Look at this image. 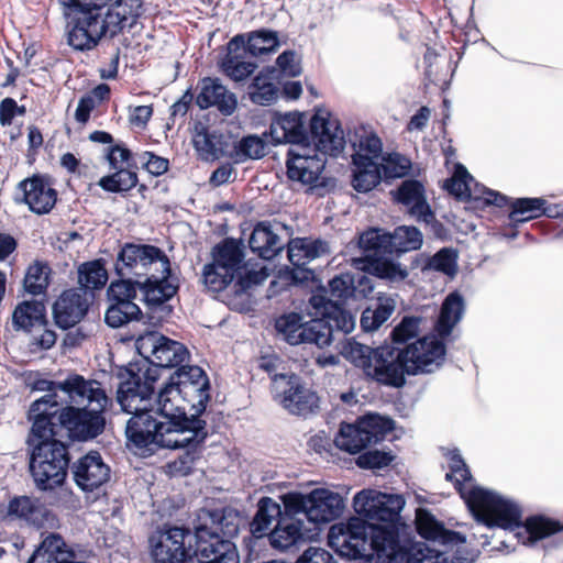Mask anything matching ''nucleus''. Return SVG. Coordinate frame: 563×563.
<instances>
[{"label": "nucleus", "mask_w": 563, "mask_h": 563, "mask_svg": "<svg viewBox=\"0 0 563 563\" xmlns=\"http://www.w3.org/2000/svg\"><path fill=\"white\" fill-rule=\"evenodd\" d=\"M395 460L391 451L367 450L356 457V465L363 470H382Z\"/></svg>", "instance_id": "nucleus-63"}, {"label": "nucleus", "mask_w": 563, "mask_h": 563, "mask_svg": "<svg viewBox=\"0 0 563 563\" xmlns=\"http://www.w3.org/2000/svg\"><path fill=\"white\" fill-rule=\"evenodd\" d=\"M449 467L450 471L445 474V479L453 483L455 490L466 503L467 494L471 488H466L465 484L473 481L471 471L459 453L451 455Z\"/></svg>", "instance_id": "nucleus-53"}, {"label": "nucleus", "mask_w": 563, "mask_h": 563, "mask_svg": "<svg viewBox=\"0 0 563 563\" xmlns=\"http://www.w3.org/2000/svg\"><path fill=\"white\" fill-rule=\"evenodd\" d=\"M355 137L356 140L352 142L355 148L354 154L368 155L373 161L380 156L383 144L374 132H368L363 129L361 133H355Z\"/></svg>", "instance_id": "nucleus-62"}, {"label": "nucleus", "mask_w": 563, "mask_h": 563, "mask_svg": "<svg viewBox=\"0 0 563 563\" xmlns=\"http://www.w3.org/2000/svg\"><path fill=\"white\" fill-rule=\"evenodd\" d=\"M219 424L212 427L188 426L179 428L170 438L168 446L163 449H184L185 451L174 461L167 464L168 473L172 476H188L195 470L196 462L200 459L208 437L219 432Z\"/></svg>", "instance_id": "nucleus-14"}, {"label": "nucleus", "mask_w": 563, "mask_h": 563, "mask_svg": "<svg viewBox=\"0 0 563 563\" xmlns=\"http://www.w3.org/2000/svg\"><path fill=\"white\" fill-rule=\"evenodd\" d=\"M88 310L89 301L81 289H65L52 305L54 324L62 330L73 329L86 317Z\"/></svg>", "instance_id": "nucleus-20"}, {"label": "nucleus", "mask_w": 563, "mask_h": 563, "mask_svg": "<svg viewBox=\"0 0 563 563\" xmlns=\"http://www.w3.org/2000/svg\"><path fill=\"white\" fill-rule=\"evenodd\" d=\"M563 531V525L553 518L544 515H530L521 518L520 525L515 532L518 542L526 547H532L539 541L550 538Z\"/></svg>", "instance_id": "nucleus-29"}, {"label": "nucleus", "mask_w": 563, "mask_h": 563, "mask_svg": "<svg viewBox=\"0 0 563 563\" xmlns=\"http://www.w3.org/2000/svg\"><path fill=\"white\" fill-rule=\"evenodd\" d=\"M354 165L352 186L357 192H369L382 180L380 165L368 155L353 154Z\"/></svg>", "instance_id": "nucleus-39"}, {"label": "nucleus", "mask_w": 563, "mask_h": 563, "mask_svg": "<svg viewBox=\"0 0 563 563\" xmlns=\"http://www.w3.org/2000/svg\"><path fill=\"white\" fill-rule=\"evenodd\" d=\"M168 273L165 271V265L161 268H155V272L143 279H133L135 290L142 294V301L144 302L147 311L154 313L157 311L164 312L159 316H168L173 308L167 302L178 292L179 285L175 282L172 275V264L168 265Z\"/></svg>", "instance_id": "nucleus-17"}, {"label": "nucleus", "mask_w": 563, "mask_h": 563, "mask_svg": "<svg viewBox=\"0 0 563 563\" xmlns=\"http://www.w3.org/2000/svg\"><path fill=\"white\" fill-rule=\"evenodd\" d=\"M244 256L242 242L233 238H224L211 250V262L217 264L220 269H227L239 277L244 267ZM241 279L240 285H242Z\"/></svg>", "instance_id": "nucleus-36"}, {"label": "nucleus", "mask_w": 563, "mask_h": 563, "mask_svg": "<svg viewBox=\"0 0 563 563\" xmlns=\"http://www.w3.org/2000/svg\"><path fill=\"white\" fill-rule=\"evenodd\" d=\"M309 140L316 144V152L336 156L344 148V132L338 119L314 114L309 123Z\"/></svg>", "instance_id": "nucleus-22"}, {"label": "nucleus", "mask_w": 563, "mask_h": 563, "mask_svg": "<svg viewBox=\"0 0 563 563\" xmlns=\"http://www.w3.org/2000/svg\"><path fill=\"white\" fill-rule=\"evenodd\" d=\"M303 521L299 518L279 517L273 530L268 533V541L276 550H287L305 540Z\"/></svg>", "instance_id": "nucleus-37"}, {"label": "nucleus", "mask_w": 563, "mask_h": 563, "mask_svg": "<svg viewBox=\"0 0 563 563\" xmlns=\"http://www.w3.org/2000/svg\"><path fill=\"white\" fill-rule=\"evenodd\" d=\"M66 20L67 44L87 52L103 38H114L133 27L142 13V0H59Z\"/></svg>", "instance_id": "nucleus-4"}, {"label": "nucleus", "mask_w": 563, "mask_h": 563, "mask_svg": "<svg viewBox=\"0 0 563 563\" xmlns=\"http://www.w3.org/2000/svg\"><path fill=\"white\" fill-rule=\"evenodd\" d=\"M195 539L194 554L198 563H240L235 544L221 539L208 527H198Z\"/></svg>", "instance_id": "nucleus-19"}, {"label": "nucleus", "mask_w": 563, "mask_h": 563, "mask_svg": "<svg viewBox=\"0 0 563 563\" xmlns=\"http://www.w3.org/2000/svg\"><path fill=\"white\" fill-rule=\"evenodd\" d=\"M211 400L210 380L198 365L179 366L169 375L156 396V402L164 404L175 427L206 426L223 423L222 412L207 410Z\"/></svg>", "instance_id": "nucleus-5"}, {"label": "nucleus", "mask_w": 563, "mask_h": 563, "mask_svg": "<svg viewBox=\"0 0 563 563\" xmlns=\"http://www.w3.org/2000/svg\"><path fill=\"white\" fill-rule=\"evenodd\" d=\"M309 145H303L302 153L288 150L286 158V175L291 181L302 185H314L324 169L325 161L316 151L310 155Z\"/></svg>", "instance_id": "nucleus-24"}, {"label": "nucleus", "mask_w": 563, "mask_h": 563, "mask_svg": "<svg viewBox=\"0 0 563 563\" xmlns=\"http://www.w3.org/2000/svg\"><path fill=\"white\" fill-rule=\"evenodd\" d=\"M190 352L187 346L178 341L169 339L165 335L154 338L152 345V360L144 357L141 361L147 362L151 368L161 376L159 369L179 368V366L188 365Z\"/></svg>", "instance_id": "nucleus-25"}, {"label": "nucleus", "mask_w": 563, "mask_h": 563, "mask_svg": "<svg viewBox=\"0 0 563 563\" xmlns=\"http://www.w3.org/2000/svg\"><path fill=\"white\" fill-rule=\"evenodd\" d=\"M31 435L29 470L36 487L53 490L64 485L70 464L69 443L56 437Z\"/></svg>", "instance_id": "nucleus-8"}, {"label": "nucleus", "mask_w": 563, "mask_h": 563, "mask_svg": "<svg viewBox=\"0 0 563 563\" xmlns=\"http://www.w3.org/2000/svg\"><path fill=\"white\" fill-rule=\"evenodd\" d=\"M378 559L388 563H448L444 553L424 542L401 544L396 526L374 525L368 541Z\"/></svg>", "instance_id": "nucleus-9"}, {"label": "nucleus", "mask_w": 563, "mask_h": 563, "mask_svg": "<svg viewBox=\"0 0 563 563\" xmlns=\"http://www.w3.org/2000/svg\"><path fill=\"white\" fill-rule=\"evenodd\" d=\"M273 399L290 415L307 418L318 412L320 397L305 379L295 374H274L271 384Z\"/></svg>", "instance_id": "nucleus-12"}, {"label": "nucleus", "mask_w": 563, "mask_h": 563, "mask_svg": "<svg viewBox=\"0 0 563 563\" xmlns=\"http://www.w3.org/2000/svg\"><path fill=\"white\" fill-rule=\"evenodd\" d=\"M464 312V299L457 291L449 294L442 302L434 330L435 336L443 344V340L448 338L453 328L460 322Z\"/></svg>", "instance_id": "nucleus-40"}, {"label": "nucleus", "mask_w": 563, "mask_h": 563, "mask_svg": "<svg viewBox=\"0 0 563 563\" xmlns=\"http://www.w3.org/2000/svg\"><path fill=\"white\" fill-rule=\"evenodd\" d=\"M194 145L203 159H218L225 154L228 141L223 133L201 126L196 131Z\"/></svg>", "instance_id": "nucleus-44"}, {"label": "nucleus", "mask_w": 563, "mask_h": 563, "mask_svg": "<svg viewBox=\"0 0 563 563\" xmlns=\"http://www.w3.org/2000/svg\"><path fill=\"white\" fill-rule=\"evenodd\" d=\"M466 506L474 517L485 526L514 532L523 516L522 507L516 501L478 486L471 487Z\"/></svg>", "instance_id": "nucleus-11"}, {"label": "nucleus", "mask_w": 563, "mask_h": 563, "mask_svg": "<svg viewBox=\"0 0 563 563\" xmlns=\"http://www.w3.org/2000/svg\"><path fill=\"white\" fill-rule=\"evenodd\" d=\"M191 537L188 528L170 526L158 527L148 538L150 553L155 563H185L196 560L195 545H186V539Z\"/></svg>", "instance_id": "nucleus-15"}, {"label": "nucleus", "mask_w": 563, "mask_h": 563, "mask_svg": "<svg viewBox=\"0 0 563 563\" xmlns=\"http://www.w3.org/2000/svg\"><path fill=\"white\" fill-rule=\"evenodd\" d=\"M429 266L437 272L453 276L457 272V252L451 247H443L430 258Z\"/></svg>", "instance_id": "nucleus-64"}, {"label": "nucleus", "mask_w": 563, "mask_h": 563, "mask_svg": "<svg viewBox=\"0 0 563 563\" xmlns=\"http://www.w3.org/2000/svg\"><path fill=\"white\" fill-rule=\"evenodd\" d=\"M278 45V33L276 31L260 29L245 35V49L254 57L275 51Z\"/></svg>", "instance_id": "nucleus-52"}, {"label": "nucleus", "mask_w": 563, "mask_h": 563, "mask_svg": "<svg viewBox=\"0 0 563 563\" xmlns=\"http://www.w3.org/2000/svg\"><path fill=\"white\" fill-rule=\"evenodd\" d=\"M357 245L363 253L358 260L362 271L379 279L402 282L408 271L391 260L389 232L380 228H368L358 235Z\"/></svg>", "instance_id": "nucleus-10"}, {"label": "nucleus", "mask_w": 563, "mask_h": 563, "mask_svg": "<svg viewBox=\"0 0 563 563\" xmlns=\"http://www.w3.org/2000/svg\"><path fill=\"white\" fill-rule=\"evenodd\" d=\"M311 314L308 322H302L301 314L290 312L276 319L275 328L285 340L297 345L301 343L314 344L319 349L329 346L333 341L335 330L349 333L354 328L352 314L343 310L340 305L327 298V291L313 294L309 299Z\"/></svg>", "instance_id": "nucleus-6"}, {"label": "nucleus", "mask_w": 563, "mask_h": 563, "mask_svg": "<svg viewBox=\"0 0 563 563\" xmlns=\"http://www.w3.org/2000/svg\"><path fill=\"white\" fill-rule=\"evenodd\" d=\"M391 195L394 200L405 206L411 216L433 219V211L426 196V187L420 180L405 179L396 190L391 191Z\"/></svg>", "instance_id": "nucleus-31"}, {"label": "nucleus", "mask_w": 563, "mask_h": 563, "mask_svg": "<svg viewBox=\"0 0 563 563\" xmlns=\"http://www.w3.org/2000/svg\"><path fill=\"white\" fill-rule=\"evenodd\" d=\"M113 375L119 380L117 400L122 410L131 415L125 424L128 443L152 453L168 446L179 427L172 423L174 419L164 411L163 402H157V411L153 409L155 369L145 361H135L118 366Z\"/></svg>", "instance_id": "nucleus-2"}, {"label": "nucleus", "mask_w": 563, "mask_h": 563, "mask_svg": "<svg viewBox=\"0 0 563 563\" xmlns=\"http://www.w3.org/2000/svg\"><path fill=\"white\" fill-rule=\"evenodd\" d=\"M279 229H282L280 223L257 222L249 240L250 250L265 261L276 257L285 247L278 234Z\"/></svg>", "instance_id": "nucleus-30"}, {"label": "nucleus", "mask_w": 563, "mask_h": 563, "mask_svg": "<svg viewBox=\"0 0 563 563\" xmlns=\"http://www.w3.org/2000/svg\"><path fill=\"white\" fill-rule=\"evenodd\" d=\"M395 300L389 297H378L373 307H367L361 314V327L364 331L377 330L395 311Z\"/></svg>", "instance_id": "nucleus-47"}, {"label": "nucleus", "mask_w": 563, "mask_h": 563, "mask_svg": "<svg viewBox=\"0 0 563 563\" xmlns=\"http://www.w3.org/2000/svg\"><path fill=\"white\" fill-rule=\"evenodd\" d=\"M544 198H516L510 205L508 214L509 223L501 231L507 238L515 239L518 235V227L530 220L541 217Z\"/></svg>", "instance_id": "nucleus-35"}, {"label": "nucleus", "mask_w": 563, "mask_h": 563, "mask_svg": "<svg viewBox=\"0 0 563 563\" xmlns=\"http://www.w3.org/2000/svg\"><path fill=\"white\" fill-rule=\"evenodd\" d=\"M394 429L395 421L391 418L379 413H366L358 417L354 423H342L334 440L327 432L320 431L309 438L307 446L318 454L331 452L333 445L356 454L369 445L384 441Z\"/></svg>", "instance_id": "nucleus-7"}, {"label": "nucleus", "mask_w": 563, "mask_h": 563, "mask_svg": "<svg viewBox=\"0 0 563 563\" xmlns=\"http://www.w3.org/2000/svg\"><path fill=\"white\" fill-rule=\"evenodd\" d=\"M374 525L365 518H352L346 526H341L339 530L344 537V543L354 542L352 545L357 548L364 547L369 541Z\"/></svg>", "instance_id": "nucleus-55"}, {"label": "nucleus", "mask_w": 563, "mask_h": 563, "mask_svg": "<svg viewBox=\"0 0 563 563\" xmlns=\"http://www.w3.org/2000/svg\"><path fill=\"white\" fill-rule=\"evenodd\" d=\"M60 393L65 395L60 400L56 394H46L31 405V433L70 442H86L100 435L106 427L103 411L110 402L101 384L70 374L60 385Z\"/></svg>", "instance_id": "nucleus-1"}, {"label": "nucleus", "mask_w": 563, "mask_h": 563, "mask_svg": "<svg viewBox=\"0 0 563 563\" xmlns=\"http://www.w3.org/2000/svg\"><path fill=\"white\" fill-rule=\"evenodd\" d=\"M353 273H341L340 275L334 276L329 282V291L332 298L335 300L327 298L334 303L340 305V307L344 309V303L352 299V290H353Z\"/></svg>", "instance_id": "nucleus-58"}, {"label": "nucleus", "mask_w": 563, "mask_h": 563, "mask_svg": "<svg viewBox=\"0 0 563 563\" xmlns=\"http://www.w3.org/2000/svg\"><path fill=\"white\" fill-rule=\"evenodd\" d=\"M282 517V507L271 497H262L257 504V510L250 523V531L255 539L268 538L273 530V522Z\"/></svg>", "instance_id": "nucleus-42"}, {"label": "nucleus", "mask_w": 563, "mask_h": 563, "mask_svg": "<svg viewBox=\"0 0 563 563\" xmlns=\"http://www.w3.org/2000/svg\"><path fill=\"white\" fill-rule=\"evenodd\" d=\"M329 252L327 242L320 239L295 238L287 243V256L295 267H303L306 264Z\"/></svg>", "instance_id": "nucleus-38"}, {"label": "nucleus", "mask_w": 563, "mask_h": 563, "mask_svg": "<svg viewBox=\"0 0 563 563\" xmlns=\"http://www.w3.org/2000/svg\"><path fill=\"white\" fill-rule=\"evenodd\" d=\"M345 357L364 374L380 385L400 388L406 384L405 374L431 373L444 361L445 344L435 335L418 339L405 349L391 345L371 347L352 340L344 347Z\"/></svg>", "instance_id": "nucleus-3"}, {"label": "nucleus", "mask_w": 563, "mask_h": 563, "mask_svg": "<svg viewBox=\"0 0 563 563\" xmlns=\"http://www.w3.org/2000/svg\"><path fill=\"white\" fill-rule=\"evenodd\" d=\"M212 521L217 525V529L221 532L219 534L217 531L211 532L217 533L221 539L231 541V538L236 537L240 529L241 517L239 511L227 507L220 511H213Z\"/></svg>", "instance_id": "nucleus-56"}, {"label": "nucleus", "mask_w": 563, "mask_h": 563, "mask_svg": "<svg viewBox=\"0 0 563 563\" xmlns=\"http://www.w3.org/2000/svg\"><path fill=\"white\" fill-rule=\"evenodd\" d=\"M276 69L266 67L261 70L247 88L250 100L254 104L269 106L278 99L279 88L275 82Z\"/></svg>", "instance_id": "nucleus-41"}, {"label": "nucleus", "mask_w": 563, "mask_h": 563, "mask_svg": "<svg viewBox=\"0 0 563 563\" xmlns=\"http://www.w3.org/2000/svg\"><path fill=\"white\" fill-rule=\"evenodd\" d=\"M8 515L25 520L36 528L52 527L55 515L43 504L29 496H15L8 505Z\"/></svg>", "instance_id": "nucleus-34"}, {"label": "nucleus", "mask_w": 563, "mask_h": 563, "mask_svg": "<svg viewBox=\"0 0 563 563\" xmlns=\"http://www.w3.org/2000/svg\"><path fill=\"white\" fill-rule=\"evenodd\" d=\"M197 89L199 91L195 101L201 110L216 108L222 115L229 117L238 108L236 96L218 77L206 76L200 78Z\"/></svg>", "instance_id": "nucleus-21"}, {"label": "nucleus", "mask_w": 563, "mask_h": 563, "mask_svg": "<svg viewBox=\"0 0 563 563\" xmlns=\"http://www.w3.org/2000/svg\"><path fill=\"white\" fill-rule=\"evenodd\" d=\"M405 498L397 494H384L373 489H363L353 498L354 510L372 523L396 526Z\"/></svg>", "instance_id": "nucleus-16"}, {"label": "nucleus", "mask_w": 563, "mask_h": 563, "mask_svg": "<svg viewBox=\"0 0 563 563\" xmlns=\"http://www.w3.org/2000/svg\"><path fill=\"white\" fill-rule=\"evenodd\" d=\"M169 262L166 253L156 245L125 242L118 252L114 272L120 279H143L164 265L168 273Z\"/></svg>", "instance_id": "nucleus-13"}, {"label": "nucleus", "mask_w": 563, "mask_h": 563, "mask_svg": "<svg viewBox=\"0 0 563 563\" xmlns=\"http://www.w3.org/2000/svg\"><path fill=\"white\" fill-rule=\"evenodd\" d=\"M26 334L29 335L27 346L32 353L48 351L55 346L57 341V333L47 317L29 330Z\"/></svg>", "instance_id": "nucleus-51"}, {"label": "nucleus", "mask_w": 563, "mask_h": 563, "mask_svg": "<svg viewBox=\"0 0 563 563\" xmlns=\"http://www.w3.org/2000/svg\"><path fill=\"white\" fill-rule=\"evenodd\" d=\"M79 289L86 295L88 290L102 289L108 282V272L103 258L84 262L77 269Z\"/></svg>", "instance_id": "nucleus-46"}, {"label": "nucleus", "mask_w": 563, "mask_h": 563, "mask_svg": "<svg viewBox=\"0 0 563 563\" xmlns=\"http://www.w3.org/2000/svg\"><path fill=\"white\" fill-rule=\"evenodd\" d=\"M111 89L107 84H99L89 92L85 93L78 101L75 111V120L85 125L90 120L91 112L102 102L109 101Z\"/></svg>", "instance_id": "nucleus-48"}, {"label": "nucleus", "mask_w": 563, "mask_h": 563, "mask_svg": "<svg viewBox=\"0 0 563 563\" xmlns=\"http://www.w3.org/2000/svg\"><path fill=\"white\" fill-rule=\"evenodd\" d=\"M19 188L23 192L22 201L36 214H46L55 207L57 190L42 175H33L22 180Z\"/></svg>", "instance_id": "nucleus-27"}, {"label": "nucleus", "mask_w": 563, "mask_h": 563, "mask_svg": "<svg viewBox=\"0 0 563 563\" xmlns=\"http://www.w3.org/2000/svg\"><path fill=\"white\" fill-rule=\"evenodd\" d=\"M416 530L418 534L429 541L439 542L442 545H456L465 542V537L454 530H449L428 509L416 510Z\"/></svg>", "instance_id": "nucleus-33"}, {"label": "nucleus", "mask_w": 563, "mask_h": 563, "mask_svg": "<svg viewBox=\"0 0 563 563\" xmlns=\"http://www.w3.org/2000/svg\"><path fill=\"white\" fill-rule=\"evenodd\" d=\"M284 509L282 517L298 518L303 515L309 520L310 493L307 495L300 493H287L282 497Z\"/></svg>", "instance_id": "nucleus-61"}, {"label": "nucleus", "mask_w": 563, "mask_h": 563, "mask_svg": "<svg viewBox=\"0 0 563 563\" xmlns=\"http://www.w3.org/2000/svg\"><path fill=\"white\" fill-rule=\"evenodd\" d=\"M52 268L45 261L35 260L25 271L23 278V289L26 294L36 296H46L51 284Z\"/></svg>", "instance_id": "nucleus-45"}, {"label": "nucleus", "mask_w": 563, "mask_h": 563, "mask_svg": "<svg viewBox=\"0 0 563 563\" xmlns=\"http://www.w3.org/2000/svg\"><path fill=\"white\" fill-rule=\"evenodd\" d=\"M227 54L219 62L221 71L233 81H243L249 78L257 68L255 62L244 60L245 34H236L227 45Z\"/></svg>", "instance_id": "nucleus-28"}, {"label": "nucleus", "mask_w": 563, "mask_h": 563, "mask_svg": "<svg viewBox=\"0 0 563 563\" xmlns=\"http://www.w3.org/2000/svg\"><path fill=\"white\" fill-rule=\"evenodd\" d=\"M305 113L302 112H276L269 126L273 143L309 145V133L305 128Z\"/></svg>", "instance_id": "nucleus-26"}, {"label": "nucleus", "mask_w": 563, "mask_h": 563, "mask_svg": "<svg viewBox=\"0 0 563 563\" xmlns=\"http://www.w3.org/2000/svg\"><path fill=\"white\" fill-rule=\"evenodd\" d=\"M472 175L462 164H456L453 175L444 181V189L454 197L466 200L471 198L470 184Z\"/></svg>", "instance_id": "nucleus-57"}, {"label": "nucleus", "mask_w": 563, "mask_h": 563, "mask_svg": "<svg viewBox=\"0 0 563 563\" xmlns=\"http://www.w3.org/2000/svg\"><path fill=\"white\" fill-rule=\"evenodd\" d=\"M136 294L133 279H118L110 284L107 290L110 305L104 316L109 327L117 329L142 319L143 312L134 302Z\"/></svg>", "instance_id": "nucleus-18"}, {"label": "nucleus", "mask_w": 563, "mask_h": 563, "mask_svg": "<svg viewBox=\"0 0 563 563\" xmlns=\"http://www.w3.org/2000/svg\"><path fill=\"white\" fill-rule=\"evenodd\" d=\"M112 174L106 175L98 180V186L107 192L124 194L133 189L139 177L135 170L129 168H112Z\"/></svg>", "instance_id": "nucleus-50"}, {"label": "nucleus", "mask_w": 563, "mask_h": 563, "mask_svg": "<svg viewBox=\"0 0 563 563\" xmlns=\"http://www.w3.org/2000/svg\"><path fill=\"white\" fill-rule=\"evenodd\" d=\"M202 277L205 285L210 290L219 292L224 290L236 275L227 269H220L217 264L210 262L205 265Z\"/></svg>", "instance_id": "nucleus-59"}, {"label": "nucleus", "mask_w": 563, "mask_h": 563, "mask_svg": "<svg viewBox=\"0 0 563 563\" xmlns=\"http://www.w3.org/2000/svg\"><path fill=\"white\" fill-rule=\"evenodd\" d=\"M309 521L327 523L338 519L344 510L343 498L332 490L316 488L310 492Z\"/></svg>", "instance_id": "nucleus-32"}, {"label": "nucleus", "mask_w": 563, "mask_h": 563, "mask_svg": "<svg viewBox=\"0 0 563 563\" xmlns=\"http://www.w3.org/2000/svg\"><path fill=\"white\" fill-rule=\"evenodd\" d=\"M74 482L84 492H93L110 479V466L98 451H89L71 466Z\"/></svg>", "instance_id": "nucleus-23"}, {"label": "nucleus", "mask_w": 563, "mask_h": 563, "mask_svg": "<svg viewBox=\"0 0 563 563\" xmlns=\"http://www.w3.org/2000/svg\"><path fill=\"white\" fill-rule=\"evenodd\" d=\"M389 238L394 256L417 251L421 247L423 242L420 230L416 227L408 225L397 227L394 232H389Z\"/></svg>", "instance_id": "nucleus-49"}, {"label": "nucleus", "mask_w": 563, "mask_h": 563, "mask_svg": "<svg viewBox=\"0 0 563 563\" xmlns=\"http://www.w3.org/2000/svg\"><path fill=\"white\" fill-rule=\"evenodd\" d=\"M411 167V161L397 152L386 154L380 165L385 178H402L409 175Z\"/></svg>", "instance_id": "nucleus-60"}, {"label": "nucleus", "mask_w": 563, "mask_h": 563, "mask_svg": "<svg viewBox=\"0 0 563 563\" xmlns=\"http://www.w3.org/2000/svg\"><path fill=\"white\" fill-rule=\"evenodd\" d=\"M47 317L44 300H23L16 305L12 313L13 328L26 333Z\"/></svg>", "instance_id": "nucleus-43"}, {"label": "nucleus", "mask_w": 563, "mask_h": 563, "mask_svg": "<svg viewBox=\"0 0 563 563\" xmlns=\"http://www.w3.org/2000/svg\"><path fill=\"white\" fill-rule=\"evenodd\" d=\"M266 141L258 135L250 134L243 136L234 147L231 155L235 158V163H243L247 159H261L266 155Z\"/></svg>", "instance_id": "nucleus-54"}]
</instances>
